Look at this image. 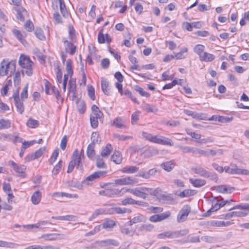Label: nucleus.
Listing matches in <instances>:
<instances>
[{"instance_id":"f257e3e1","label":"nucleus","mask_w":249,"mask_h":249,"mask_svg":"<svg viewBox=\"0 0 249 249\" xmlns=\"http://www.w3.org/2000/svg\"><path fill=\"white\" fill-rule=\"evenodd\" d=\"M16 68V60L9 61L8 59H3L0 64V75L11 76L15 72Z\"/></svg>"},{"instance_id":"f03ea898","label":"nucleus","mask_w":249,"mask_h":249,"mask_svg":"<svg viewBox=\"0 0 249 249\" xmlns=\"http://www.w3.org/2000/svg\"><path fill=\"white\" fill-rule=\"evenodd\" d=\"M84 162V158L79 156L78 149H75L71 156V160L69 164L67 173L71 172L75 166L77 169L82 170Z\"/></svg>"},{"instance_id":"7ed1b4c3","label":"nucleus","mask_w":249,"mask_h":249,"mask_svg":"<svg viewBox=\"0 0 249 249\" xmlns=\"http://www.w3.org/2000/svg\"><path fill=\"white\" fill-rule=\"evenodd\" d=\"M18 64L21 67L26 69L24 71H22V75H24V72L29 76L33 74L32 67L34 63L29 56L23 54H21L18 60Z\"/></svg>"},{"instance_id":"20e7f679","label":"nucleus","mask_w":249,"mask_h":249,"mask_svg":"<svg viewBox=\"0 0 249 249\" xmlns=\"http://www.w3.org/2000/svg\"><path fill=\"white\" fill-rule=\"evenodd\" d=\"M189 233V230L187 229L181 230L179 231H167L159 233L157 235L159 239H165L177 238L187 234Z\"/></svg>"},{"instance_id":"39448f33","label":"nucleus","mask_w":249,"mask_h":249,"mask_svg":"<svg viewBox=\"0 0 249 249\" xmlns=\"http://www.w3.org/2000/svg\"><path fill=\"white\" fill-rule=\"evenodd\" d=\"M192 170L195 174H197L199 176L205 178H209L213 180H216L217 179V177L216 174L213 172H210L201 166H197L192 167Z\"/></svg>"},{"instance_id":"423d86ee","label":"nucleus","mask_w":249,"mask_h":249,"mask_svg":"<svg viewBox=\"0 0 249 249\" xmlns=\"http://www.w3.org/2000/svg\"><path fill=\"white\" fill-rule=\"evenodd\" d=\"M156 194V190L152 188H147L145 187H141L135 188V192L134 195L145 199L148 196L152 195L155 196Z\"/></svg>"},{"instance_id":"0eeeda50","label":"nucleus","mask_w":249,"mask_h":249,"mask_svg":"<svg viewBox=\"0 0 249 249\" xmlns=\"http://www.w3.org/2000/svg\"><path fill=\"white\" fill-rule=\"evenodd\" d=\"M225 171L230 174H242L249 175V170L238 168L235 164H231L230 166H225Z\"/></svg>"},{"instance_id":"6e6552de","label":"nucleus","mask_w":249,"mask_h":249,"mask_svg":"<svg viewBox=\"0 0 249 249\" xmlns=\"http://www.w3.org/2000/svg\"><path fill=\"white\" fill-rule=\"evenodd\" d=\"M190 212L191 207L189 205H186L183 206L178 215V223H181L185 221L187 219Z\"/></svg>"},{"instance_id":"1a4fd4ad","label":"nucleus","mask_w":249,"mask_h":249,"mask_svg":"<svg viewBox=\"0 0 249 249\" xmlns=\"http://www.w3.org/2000/svg\"><path fill=\"white\" fill-rule=\"evenodd\" d=\"M9 164L12 166L14 170L19 174V176L21 177H25V170L26 169V166L24 165H18L14 161L10 160Z\"/></svg>"},{"instance_id":"9d476101","label":"nucleus","mask_w":249,"mask_h":249,"mask_svg":"<svg viewBox=\"0 0 249 249\" xmlns=\"http://www.w3.org/2000/svg\"><path fill=\"white\" fill-rule=\"evenodd\" d=\"M59 4L61 13L64 17H67L69 13L67 11L64 0H54L52 3L53 9L57 8V4Z\"/></svg>"},{"instance_id":"9b49d317","label":"nucleus","mask_w":249,"mask_h":249,"mask_svg":"<svg viewBox=\"0 0 249 249\" xmlns=\"http://www.w3.org/2000/svg\"><path fill=\"white\" fill-rule=\"evenodd\" d=\"M235 209H240L241 210L240 211H237V217H244L248 214V212L244 210H248L249 211V204H245L239 205H236L231 208H230L229 210H231Z\"/></svg>"},{"instance_id":"f8f14e48","label":"nucleus","mask_w":249,"mask_h":249,"mask_svg":"<svg viewBox=\"0 0 249 249\" xmlns=\"http://www.w3.org/2000/svg\"><path fill=\"white\" fill-rule=\"evenodd\" d=\"M107 173L106 171H98V172H95L93 173V174L90 175L88 177L86 178V179H85L83 181V184H89L88 181H93L99 178H100L104 176Z\"/></svg>"},{"instance_id":"ddd939ff","label":"nucleus","mask_w":249,"mask_h":249,"mask_svg":"<svg viewBox=\"0 0 249 249\" xmlns=\"http://www.w3.org/2000/svg\"><path fill=\"white\" fill-rule=\"evenodd\" d=\"M154 229V226L150 223L142 224L140 225H137L136 227V231L137 234L142 232H151Z\"/></svg>"},{"instance_id":"4468645a","label":"nucleus","mask_w":249,"mask_h":249,"mask_svg":"<svg viewBox=\"0 0 249 249\" xmlns=\"http://www.w3.org/2000/svg\"><path fill=\"white\" fill-rule=\"evenodd\" d=\"M46 149L45 147H42L38 149L34 153L28 155L25 158V160L27 162H29L41 156Z\"/></svg>"},{"instance_id":"2eb2a0df","label":"nucleus","mask_w":249,"mask_h":249,"mask_svg":"<svg viewBox=\"0 0 249 249\" xmlns=\"http://www.w3.org/2000/svg\"><path fill=\"white\" fill-rule=\"evenodd\" d=\"M136 181L131 177H125L116 179L114 180V183L118 185H131L134 184Z\"/></svg>"},{"instance_id":"dca6fc26","label":"nucleus","mask_w":249,"mask_h":249,"mask_svg":"<svg viewBox=\"0 0 249 249\" xmlns=\"http://www.w3.org/2000/svg\"><path fill=\"white\" fill-rule=\"evenodd\" d=\"M62 41L64 44L66 51L71 55H73L75 53L76 49V46L74 45L72 43L74 41H71V40L69 41L65 38H63Z\"/></svg>"},{"instance_id":"f3484780","label":"nucleus","mask_w":249,"mask_h":249,"mask_svg":"<svg viewBox=\"0 0 249 249\" xmlns=\"http://www.w3.org/2000/svg\"><path fill=\"white\" fill-rule=\"evenodd\" d=\"M13 10L16 12L17 18L20 21L24 20V17L27 15V11L22 7L16 6Z\"/></svg>"},{"instance_id":"a211bd4d","label":"nucleus","mask_w":249,"mask_h":249,"mask_svg":"<svg viewBox=\"0 0 249 249\" xmlns=\"http://www.w3.org/2000/svg\"><path fill=\"white\" fill-rule=\"evenodd\" d=\"M147 219L144 215L139 214L137 216H134L132 218L130 219L129 221L127 222V223L129 226H132L133 224L145 222Z\"/></svg>"},{"instance_id":"6ab92c4d","label":"nucleus","mask_w":249,"mask_h":249,"mask_svg":"<svg viewBox=\"0 0 249 249\" xmlns=\"http://www.w3.org/2000/svg\"><path fill=\"white\" fill-rule=\"evenodd\" d=\"M97 243H99V245L101 247L107 246H118L119 245V242L115 239H109L105 240L98 241Z\"/></svg>"},{"instance_id":"aec40b11","label":"nucleus","mask_w":249,"mask_h":249,"mask_svg":"<svg viewBox=\"0 0 249 249\" xmlns=\"http://www.w3.org/2000/svg\"><path fill=\"white\" fill-rule=\"evenodd\" d=\"M131 210L129 209L120 207H112L109 209V213L110 214H123L125 213H130Z\"/></svg>"},{"instance_id":"412c9836","label":"nucleus","mask_w":249,"mask_h":249,"mask_svg":"<svg viewBox=\"0 0 249 249\" xmlns=\"http://www.w3.org/2000/svg\"><path fill=\"white\" fill-rule=\"evenodd\" d=\"M12 32L17 39L23 44L25 41V38L27 36L26 33L24 31L21 32L16 29H13Z\"/></svg>"},{"instance_id":"4be33fe9","label":"nucleus","mask_w":249,"mask_h":249,"mask_svg":"<svg viewBox=\"0 0 249 249\" xmlns=\"http://www.w3.org/2000/svg\"><path fill=\"white\" fill-rule=\"evenodd\" d=\"M113 125L118 128L125 129L127 128L125 124V120L120 117H117L113 120Z\"/></svg>"},{"instance_id":"5701e85b","label":"nucleus","mask_w":249,"mask_h":249,"mask_svg":"<svg viewBox=\"0 0 249 249\" xmlns=\"http://www.w3.org/2000/svg\"><path fill=\"white\" fill-rule=\"evenodd\" d=\"M216 192L221 193H231L234 188L227 185H218L215 187Z\"/></svg>"},{"instance_id":"b1692460","label":"nucleus","mask_w":249,"mask_h":249,"mask_svg":"<svg viewBox=\"0 0 249 249\" xmlns=\"http://www.w3.org/2000/svg\"><path fill=\"white\" fill-rule=\"evenodd\" d=\"M189 181L194 187L197 188L201 187L206 183L205 180L201 178H191Z\"/></svg>"},{"instance_id":"393cba45","label":"nucleus","mask_w":249,"mask_h":249,"mask_svg":"<svg viewBox=\"0 0 249 249\" xmlns=\"http://www.w3.org/2000/svg\"><path fill=\"white\" fill-rule=\"evenodd\" d=\"M157 172L156 168H152L146 172H142L139 174V176L145 179L150 178L154 176Z\"/></svg>"},{"instance_id":"a878e982","label":"nucleus","mask_w":249,"mask_h":249,"mask_svg":"<svg viewBox=\"0 0 249 249\" xmlns=\"http://www.w3.org/2000/svg\"><path fill=\"white\" fill-rule=\"evenodd\" d=\"M128 226H130L128 224L127 222L125 224H124L121 227V232L124 234L132 236L134 234L136 230L134 231L132 230L131 229L129 228Z\"/></svg>"},{"instance_id":"bb28decb","label":"nucleus","mask_w":249,"mask_h":249,"mask_svg":"<svg viewBox=\"0 0 249 249\" xmlns=\"http://www.w3.org/2000/svg\"><path fill=\"white\" fill-rule=\"evenodd\" d=\"M52 218L59 220L74 221L76 220L77 217L73 215H66L64 216H52Z\"/></svg>"},{"instance_id":"cd10ccee","label":"nucleus","mask_w":249,"mask_h":249,"mask_svg":"<svg viewBox=\"0 0 249 249\" xmlns=\"http://www.w3.org/2000/svg\"><path fill=\"white\" fill-rule=\"evenodd\" d=\"M142 136L145 138L146 140L154 143H158L159 142V141L160 139V137H158L157 136H153L151 134L148 133L147 132H143Z\"/></svg>"},{"instance_id":"c85d7f7f","label":"nucleus","mask_w":249,"mask_h":249,"mask_svg":"<svg viewBox=\"0 0 249 249\" xmlns=\"http://www.w3.org/2000/svg\"><path fill=\"white\" fill-rule=\"evenodd\" d=\"M161 167L167 172L171 171L175 167V162L174 160L164 162L161 164Z\"/></svg>"},{"instance_id":"c756f323","label":"nucleus","mask_w":249,"mask_h":249,"mask_svg":"<svg viewBox=\"0 0 249 249\" xmlns=\"http://www.w3.org/2000/svg\"><path fill=\"white\" fill-rule=\"evenodd\" d=\"M101 84L102 89L103 92L104 93V94H105L107 95H110V90L108 89V86H109L108 82L107 81V79H106L104 78H102L101 79Z\"/></svg>"},{"instance_id":"7c9ffc66","label":"nucleus","mask_w":249,"mask_h":249,"mask_svg":"<svg viewBox=\"0 0 249 249\" xmlns=\"http://www.w3.org/2000/svg\"><path fill=\"white\" fill-rule=\"evenodd\" d=\"M107 196L109 197H114L115 196H122L121 190L116 188L107 189Z\"/></svg>"},{"instance_id":"2f4dec72","label":"nucleus","mask_w":249,"mask_h":249,"mask_svg":"<svg viewBox=\"0 0 249 249\" xmlns=\"http://www.w3.org/2000/svg\"><path fill=\"white\" fill-rule=\"evenodd\" d=\"M95 145L93 143H89L87 147V155L88 158L90 160H93L95 155L94 150Z\"/></svg>"},{"instance_id":"473e14b6","label":"nucleus","mask_w":249,"mask_h":249,"mask_svg":"<svg viewBox=\"0 0 249 249\" xmlns=\"http://www.w3.org/2000/svg\"><path fill=\"white\" fill-rule=\"evenodd\" d=\"M112 151V147L110 143H107L101 153V156L103 158H107Z\"/></svg>"},{"instance_id":"72a5a7b5","label":"nucleus","mask_w":249,"mask_h":249,"mask_svg":"<svg viewBox=\"0 0 249 249\" xmlns=\"http://www.w3.org/2000/svg\"><path fill=\"white\" fill-rule=\"evenodd\" d=\"M41 194L39 191H36L32 196L31 200L32 203L36 205L39 203L41 200Z\"/></svg>"},{"instance_id":"f704fd0d","label":"nucleus","mask_w":249,"mask_h":249,"mask_svg":"<svg viewBox=\"0 0 249 249\" xmlns=\"http://www.w3.org/2000/svg\"><path fill=\"white\" fill-rule=\"evenodd\" d=\"M215 56L211 53L204 52L202 56H200V59L205 62H211L215 59Z\"/></svg>"},{"instance_id":"c9c22d12","label":"nucleus","mask_w":249,"mask_h":249,"mask_svg":"<svg viewBox=\"0 0 249 249\" xmlns=\"http://www.w3.org/2000/svg\"><path fill=\"white\" fill-rule=\"evenodd\" d=\"M196 192L195 190L185 189L182 191L181 192H180L179 194L178 195V196L181 198H183L193 196L195 194H196Z\"/></svg>"},{"instance_id":"e433bc0d","label":"nucleus","mask_w":249,"mask_h":249,"mask_svg":"<svg viewBox=\"0 0 249 249\" xmlns=\"http://www.w3.org/2000/svg\"><path fill=\"white\" fill-rule=\"evenodd\" d=\"M184 113L188 116H192L194 119H198V120L203 119V117L202 116L203 114H202V113L199 114L196 111H193L187 110V109L184 110Z\"/></svg>"},{"instance_id":"4c0bfd02","label":"nucleus","mask_w":249,"mask_h":249,"mask_svg":"<svg viewBox=\"0 0 249 249\" xmlns=\"http://www.w3.org/2000/svg\"><path fill=\"white\" fill-rule=\"evenodd\" d=\"M111 160L116 164H120L122 160L121 154L119 151H115L111 157Z\"/></svg>"},{"instance_id":"58836bf2","label":"nucleus","mask_w":249,"mask_h":249,"mask_svg":"<svg viewBox=\"0 0 249 249\" xmlns=\"http://www.w3.org/2000/svg\"><path fill=\"white\" fill-rule=\"evenodd\" d=\"M54 68L57 80L59 83H61L62 82V73L61 70L59 68V64L58 62L54 64Z\"/></svg>"},{"instance_id":"ea45409f","label":"nucleus","mask_w":249,"mask_h":249,"mask_svg":"<svg viewBox=\"0 0 249 249\" xmlns=\"http://www.w3.org/2000/svg\"><path fill=\"white\" fill-rule=\"evenodd\" d=\"M59 235L60 234L58 233L43 234L41 235V238L46 240L53 241L57 239V236Z\"/></svg>"},{"instance_id":"a19ab883","label":"nucleus","mask_w":249,"mask_h":249,"mask_svg":"<svg viewBox=\"0 0 249 249\" xmlns=\"http://www.w3.org/2000/svg\"><path fill=\"white\" fill-rule=\"evenodd\" d=\"M139 170V168L134 166H127L122 169V172L128 174L136 173Z\"/></svg>"},{"instance_id":"79ce46f5","label":"nucleus","mask_w":249,"mask_h":249,"mask_svg":"<svg viewBox=\"0 0 249 249\" xmlns=\"http://www.w3.org/2000/svg\"><path fill=\"white\" fill-rule=\"evenodd\" d=\"M92 113L91 115L102 118L103 116V113L99 110L98 107L94 105L91 107Z\"/></svg>"},{"instance_id":"37998d69","label":"nucleus","mask_w":249,"mask_h":249,"mask_svg":"<svg viewBox=\"0 0 249 249\" xmlns=\"http://www.w3.org/2000/svg\"><path fill=\"white\" fill-rule=\"evenodd\" d=\"M142 109L148 112L156 113L158 111V109L154 106H151L149 104H145L142 106Z\"/></svg>"},{"instance_id":"c03bdc74","label":"nucleus","mask_w":249,"mask_h":249,"mask_svg":"<svg viewBox=\"0 0 249 249\" xmlns=\"http://www.w3.org/2000/svg\"><path fill=\"white\" fill-rule=\"evenodd\" d=\"M116 223L114 221L109 219H106L102 224L103 228L104 229L112 228Z\"/></svg>"},{"instance_id":"a18cd8bd","label":"nucleus","mask_w":249,"mask_h":249,"mask_svg":"<svg viewBox=\"0 0 249 249\" xmlns=\"http://www.w3.org/2000/svg\"><path fill=\"white\" fill-rule=\"evenodd\" d=\"M205 49L204 46L201 44H197L194 48V52L200 57L203 54Z\"/></svg>"},{"instance_id":"49530a36","label":"nucleus","mask_w":249,"mask_h":249,"mask_svg":"<svg viewBox=\"0 0 249 249\" xmlns=\"http://www.w3.org/2000/svg\"><path fill=\"white\" fill-rule=\"evenodd\" d=\"M10 126L11 122L9 120L3 119L0 120V130L8 129Z\"/></svg>"},{"instance_id":"de8ad7c7","label":"nucleus","mask_w":249,"mask_h":249,"mask_svg":"<svg viewBox=\"0 0 249 249\" xmlns=\"http://www.w3.org/2000/svg\"><path fill=\"white\" fill-rule=\"evenodd\" d=\"M15 104L17 107V111L20 114H22L24 111V107L23 102L21 100H19L15 102Z\"/></svg>"},{"instance_id":"09e8293b","label":"nucleus","mask_w":249,"mask_h":249,"mask_svg":"<svg viewBox=\"0 0 249 249\" xmlns=\"http://www.w3.org/2000/svg\"><path fill=\"white\" fill-rule=\"evenodd\" d=\"M45 85V91L47 94H51L53 93V92L52 88L54 86H52L51 83L47 80H44Z\"/></svg>"},{"instance_id":"8fccbe9b","label":"nucleus","mask_w":249,"mask_h":249,"mask_svg":"<svg viewBox=\"0 0 249 249\" xmlns=\"http://www.w3.org/2000/svg\"><path fill=\"white\" fill-rule=\"evenodd\" d=\"M26 124L29 127L36 128L38 126L39 122L37 120H34L30 118L28 120Z\"/></svg>"},{"instance_id":"3c124183","label":"nucleus","mask_w":249,"mask_h":249,"mask_svg":"<svg viewBox=\"0 0 249 249\" xmlns=\"http://www.w3.org/2000/svg\"><path fill=\"white\" fill-rule=\"evenodd\" d=\"M159 141L160 142H159V144L169 146L173 145L172 141L170 139L165 138L164 137L160 136Z\"/></svg>"},{"instance_id":"603ef678","label":"nucleus","mask_w":249,"mask_h":249,"mask_svg":"<svg viewBox=\"0 0 249 249\" xmlns=\"http://www.w3.org/2000/svg\"><path fill=\"white\" fill-rule=\"evenodd\" d=\"M52 223L48 221H41L36 223V228L42 229L48 228L49 225Z\"/></svg>"},{"instance_id":"864d4df0","label":"nucleus","mask_w":249,"mask_h":249,"mask_svg":"<svg viewBox=\"0 0 249 249\" xmlns=\"http://www.w3.org/2000/svg\"><path fill=\"white\" fill-rule=\"evenodd\" d=\"M230 221H215L213 222V225L216 227H226L231 224Z\"/></svg>"},{"instance_id":"5fc2aeb1","label":"nucleus","mask_w":249,"mask_h":249,"mask_svg":"<svg viewBox=\"0 0 249 249\" xmlns=\"http://www.w3.org/2000/svg\"><path fill=\"white\" fill-rule=\"evenodd\" d=\"M76 90V82L75 80L71 79L69 83V91L70 92L75 94Z\"/></svg>"},{"instance_id":"6e6d98bb","label":"nucleus","mask_w":249,"mask_h":249,"mask_svg":"<svg viewBox=\"0 0 249 249\" xmlns=\"http://www.w3.org/2000/svg\"><path fill=\"white\" fill-rule=\"evenodd\" d=\"M78 111L80 113H83L86 110L85 103L83 101H78L76 103Z\"/></svg>"},{"instance_id":"4d7b16f0","label":"nucleus","mask_w":249,"mask_h":249,"mask_svg":"<svg viewBox=\"0 0 249 249\" xmlns=\"http://www.w3.org/2000/svg\"><path fill=\"white\" fill-rule=\"evenodd\" d=\"M96 165L99 168H106L107 167L103 159L99 156L96 157Z\"/></svg>"},{"instance_id":"13d9d810","label":"nucleus","mask_w":249,"mask_h":249,"mask_svg":"<svg viewBox=\"0 0 249 249\" xmlns=\"http://www.w3.org/2000/svg\"><path fill=\"white\" fill-rule=\"evenodd\" d=\"M69 39L71 41H76L75 30L72 26L69 27Z\"/></svg>"},{"instance_id":"bf43d9fd","label":"nucleus","mask_w":249,"mask_h":249,"mask_svg":"<svg viewBox=\"0 0 249 249\" xmlns=\"http://www.w3.org/2000/svg\"><path fill=\"white\" fill-rule=\"evenodd\" d=\"M17 244L14 243L0 240V247H1L13 248H15Z\"/></svg>"},{"instance_id":"052dcab7","label":"nucleus","mask_w":249,"mask_h":249,"mask_svg":"<svg viewBox=\"0 0 249 249\" xmlns=\"http://www.w3.org/2000/svg\"><path fill=\"white\" fill-rule=\"evenodd\" d=\"M105 211L103 209H99L96 210L89 217V220L92 221L93 219L97 217L99 215L103 214Z\"/></svg>"},{"instance_id":"680f3d73","label":"nucleus","mask_w":249,"mask_h":249,"mask_svg":"<svg viewBox=\"0 0 249 249\" xmlns=\"http://www.w3.org/2000/svg\"><path fill=\"white\" fill-rule=\"evenodd\" d=\"M180 150L184 153H194V147L190 146H178Z\"/></svg>"},{"instance_id":"e2e57ef3","label":"nucleus","mask_w":249,"mask_h":249,"mask_svg":"<svg viewBox=\"0 0 249 249\" xmlns=\"http://www.w3.org/2000/svg\"><path fill=\"white\" fill-rule=\"evenodd\" d=\"M220 206L217 202L215 204H214L213 205L212 207L209 209L207 213H205V216H209L212 212H215L218 210H219L220 208Z\"/></svg>"},{"instance_id":"0e129e2a","label":"nucleus","mask_w":249,"mask_h":249,"mask_svg":"<svg viewBox=\"0 0 249 249\" xmlns=\"http://www.w3.org/2000/svg\"><path fill=\"white\" fill-rule=\"evenodd\" d=\"M35 34L36 36L41 40H43L45 39L43 32L41 29L36 28L35 31Z\"/></svg>"},{"instance_id":"69168bd1","label":"nucleus","mask_w":249,"mask_h":249,"mask_svg":"<svg viewBox=\"0 0 249 249\" xmlns=\"http://www.w3.org/2000/svg\"><path fill=\"white\" fill-rule=\"evenodd\" d=\"M193 154L200 155L204 156H208V151L207 150H204L199 148L194 147Z\"/></svg>"},{"instance_id":"338daca9","label":"nucleus","mask_w":249,"mask_h":249,"mask_svg":"<svg viewBox=\"0 0 249 249\" xmlns=\"http://www.w3.org/2000/svg\"><path fill=\"white\" fill-rule=\"evenodd\" d=\"M88 95L92 100H95V91L94 88L91 85H88Z\"/></svg>"},{"instance_id":"774afa93","label":"nucleus","mask_w":249,"mask_h":249,"mask_svg":"<svg viewBox=\"0 0 249 249\" xmlns=\"http://www.w3.org/2000/svg\"><path fill=\"white\" fill-rule=\"evenodd\" d=\"M59 154V150L58 149H55L53 152L51 157L49 160V162L50 164H53V162L56 160Z\"/></svg>"}]
</instances>
